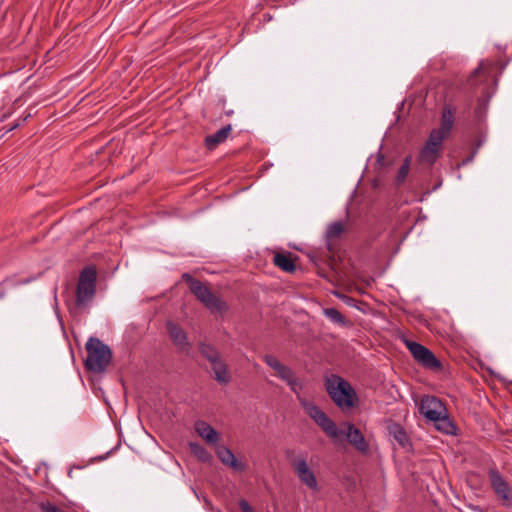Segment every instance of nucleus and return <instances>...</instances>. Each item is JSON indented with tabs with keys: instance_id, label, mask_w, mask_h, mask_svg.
<instances>
[{
	"instance_id": "f257e3e1",
	"label": "nucleus",
	"mask_w": 512,
	"mask_h": 512,
	"mask_svg": "<svg viewBox=\"0 0 512 512\" xmlns=\"http://www.w3.org/2000/svg\"><path fill=\"white\" fill-rule=\"evenodd\" d=\"M420 413L429 421L435 424L437 430L445 434H455L456 427L447 415V409L444 404L434 396H425L422 398Z\"/></svg>"
},
{
	"instance_id": "f03ea898",
	"label": "nucleus",
	"mask_w": 512,
	"mask_h": 512,
	"mask_svg": "<svg viewBox=\"0 0 512 512\" xmlns=\"http://www.w3.org/2000/svg\"><path fill=\"white\" fill-rule=\"evenodd\" d=\"M326 390L342 411H348L355 406L357 394L351 384L343 378L337 375L327 378Z\"/></svg>"
},
{
	"instance_id": "7ed1b4c3",
	"label": "nucleus",
	"mask_w": 512,
	"mask_h": 512,
	"mask_svg": "<svg viewBox=\"0 0 512 512\" xmlns=\"http://www.w3.org/2000/svg\"><path fill=\"white\" fill-rule=\"evenodd\" d=\"M183 280L188 284L190 291L211 313L223 314L228 310V305L220 297L216 296L200 280L189 274L182 275Z\"/></svg>"
},
{
	"instance_id": "20e7f679",
	"label": "nucleus",
	"mask_w": 512,
	"mask_h": 512,
	"mask_svg": "<svg viewBox=\"0 0 512 512\" xmlns=\"http://www.w3.org/2000/svg\"><path fill=\"white\" fill-rule=\"evenodd\" d=\"M86 351V368L94 373L105 371L112 358L109 347L98 338L91 337L86 343Z\"/></svg>"
},
{
	"instance_id": "39448f33",
	"label": "nucleus",
	"mask_w": 512,
	"mask_h": 512,
	"mask_svg": "<svg viewBox=\"0 0 512 512\" xmlns=\"http://www.w3.org/2000/svg\"><path fill=\"white\" fill-rule=\"evenodd\" d=\"M296 396L306 414L314 420V422L325 432L329 438H331L334 442H337L338 438L343 434V432L337 427L336 423L330 419L317 405L303 398L301 396V392H299V395Z\"/></svg>"
},
{
	"instance_id": "423d86ee",
	"label": "nucleus",
	"mask_w": 512,
	"mask_h": 512,
	"mask_svg": "<svg viewBox=\"0 0 512 512\" xmlns=\"http://www.w3.org/2000/svg\"><path fill=\"white\" fill-rule=\"evenodd\" d=\"M296 396L306 414L314 420V422L325 432L329 438H331L334 442H337L338 438L343 434V432L337 427L336 423L330 419L317 405L303 398L301 396V392H299V395Z\"/></svg>"
},
{
	"instance_id": "0eeeda50",
	"label": "nucleus",
	"mask_w": 512,
	"mask_h": 512,
	"mask_svg": "<svg viewBox=\"0 0 512 512\" xmlns=\"http://www.w3.org/2000/svg\"><path fill=\"white\" fill-rule=\"evenodd\" d=\"M199 352L210 363L214 379L219 384H228L231 381V374L221 353L214 346L204 342L199 344Z\"/></svg>"
},
{
	"instance_id": "6e6552de",
	"label": "nucleus",
	"mask_w": 512,
	"mask_h": 512,
	"mask_svg": "<svg viewBox=\"0 0 512 512\" xmlns=\"http://www.w3.org/2000/svg\"><path fill=\"white\" fill-rule=\"evenodd\" d=\"M97 271L94 266L85 267L79 275L76 289V303L86 306L92 301L96 293Z\"/></svg>"
},
{
	"instance_id": "1a4fd4ad",
	"label": "nucleus",
	"mask_w": 512,
	"mask_h": 512,
	"mask_svg": "<svg viewBox=\"0 0 512 512\" xmlns=\"http://www.w3.org/2000/svg\"><path fill=\"white\" fill-rule=\"evenodd\" d=\"M263 360L294 394L299 395L303 389V382L289 366L280 362L273 355H265Z\"/></svg>"
},
{
	"instance_id": "9d476101",
	"label": "nucleus",
	"mask_w": 512,
	"mask_h": 512,
	"mask_svg": "<svg viewBox=\"0 0 512 512\" xmlns=\"http://www.w3.org/2000/svg\"><path fill=\"white\" fill-rule=\"evenodd\" d=\"M493 492L503 507L512 508V487L497 469L488 472Z\"/></svg>"
},
{
	"instance_id": "9b49d317",
	"label": "nucleus",
	"mask_w": 512,
	"mask_h": 512,
	"mask_svg": "<svg viewBox=\"0 0 512 512\" xmlns=\"http://www.w3.org/2000/svg\"><path fill=\"white\" fill-rule=\"evenodd\" d=\"M405 343L415 361L421 366L432 371H439L442 368L441 362L428 348L414 341L406 340Z\"/></svg>"
},
{
	"instance_id": "f8f14e48",
	"label": "nucleus",
	"mask_w": 512,
	"mask_h": 512,
	"mask_svg": "<svg viewBox=\"0 0 512 512\" xmlns=\"http://www.w3.org/2000/svg\"><path fill=\"white\" fill-rule=\"evenodd\" d=\"M442 143L443 140L438 136V132H430L426 144L419 152L418 161L421 164L432 166L440 155Z\"/></svg>"
},
{
	"instance_id": "ddd939ff",
	"label": "nucleus",
	"mask_w": 512,
	"mask_h": 512,
	"mask_svg": "<svg viewBox=\"0 0 512 512\" xmlns=\"http://www.w3.org/2000/svg\"><path fill=\"white\" fill-rule=\"evenodd\" d=\"M291 465L299 480L313 491L318 490V482L305 456H299L292 460Z\"/></svg>"
},
{
	"instance_id": "4468645a",
	"label": "nucleus",
	"mask_w": 512,
	"mask_h": 512,
	"mask_svg": "<svg viewBox=\"0 0 512 512\" xmlns=\"http://www.w3.org/2000/svg\"><path fill=\"white\" fill-rule=\"evenodd\" d=\"M345 430L340 429L343 434L338 438L340 440L345 436L346 440L359 452L367 453L369 451V444L366 441L362 432L351 423H345Z\"/></svg>"
},
{
	"instance_id": "2eb2a0df",
	"label": "nucleus",
	"mask_w": 512,
	"mask_h": 512,
	"mask_svg": "<svg viewBox=\"0 0 512 512\" xmlns=\"http://www.w3.org/2000/svg\"><path fill=\"white\" fill-rule=\"evenodd\" d=\"M166 327L173 344L181 352L188 353L191 348V344L188 341L186 332L172 321H167Z\"/></svg>"
},
{
	"instance_id": "dca6fc26",
	"label": "nucleus",
	"mask_w": 512,
	"mask_h": 512,
	"mask_svg": "<svg viewBox=\"0 0 512 512\" xmlns=\"http://www.w3.org/2000/svg\"><path fill=\"white\" fill-rule=\"evenodd\" d=\"M215 452L221 463L232 470L243 472L247 469V465L244 462L237 460L231 449L218 445Z\"/></svg>"
},
{
	"instance_id": "f3484780",
	"label": "nucleus",
	"mask_w": 512,
	"mask_h": 512,
	"mask_svg": "<svg viewBox=\"0 0 512 512\" xmlns=\"http://www.w3.org/2000/svg\"><path fill=\"white\" fill-rule=\"evenodd\" d=\"M197 434L210 445H217L220 440L219 433L208 423L198 420L194 425Z\"/></svg>"
},
{
	"instance_id": "a211bd4d",
	"label": "nucleus",
	"mask_w": 512,
	"mask_h": 512,
	"mask_svg": "<svg viewBox=\"0 0 512 512\" xmlns=\"http://www.w3.org/2000/svg\"><path fill=\"white\" fill-rule=\"evenodd\" d=\"M455 120V111L450 106H446L443 109L441 116V125L437 129H433L431 132H438V136L441 140H444L450 133Z\"/></svg>"
},
{
	"instance_id": "6ab92c4d",
	"label": "nucleus",
	"mask_w": 512,
	"mask_h": 512,
	"mask_svg": "<svg viewBox=\"0 0 512 512\" xmlns=\"http://www.w3.org/2000/svg\"><path fill=\"white\" fill-rule=\"evenodd\" d=\"M232 131V126L230 124L222 127L217 132L208 135L205 138V145L209 150L215 149L219 144L226 141L228 136Z\"/></svg>"
},
{
	"instance_id": "aec40b11",
	"label": "nucleus",
	"mask_w": 512,
	"mask_h": 512,
	"mask_svg": "<svg viewBox=\"0 0 512 512\" xmlns=\"http://www.w3.org/2000/svg\"><path fill=\"white\" fill-rule=\"evenodd\" d=\"M273 263L284 272L292 273L296 270V266L290 255L284 253H275Z\"/></svg>"
},
{
	"instance_id": "412c9836",
	"label": "nucleus",
	"mask_w": 512,
	"mask_h": 512,
	"mask_svg": "<svg viewBox=\"0 0 512 512\" xmlns=\"http://www.w3.org/2000/svg\"><path fill=\"white\" fill-rule=\"evenodd\" d=\"M389 432L402 447H406L409 444L407 433L400 425H391L389 427Z\"/></svg>"
},
{
	"instance_id": "4be33fe9",
	"label": "nucleus",
	"mask_w": 512,
	"mask_h": 512,
	"mask_svg": "<svg viewBox=\"0 0 512 512\" xmlns=\"http://www.w3.org/2000/svg\"><path fill=\"white\" fill-rule=\"evenodd\" d=\"M323 314L332 322L345 326L348 324L346 318L336 308H326L323 310Z\"/></svg>"
},
{
	"instance_id": "5701e85b",
	"label": "nucleus",
	"mask_w": 512,
	"mask_h": 512,
	"mask_svg": "<svg viewBox=\"0 0 512 512\" xmlns=\"http://www.w3.org/2000/svg\"><path fill=\"white\" fill-rule=\"evenodd\" d=\"M189 447L191 452L201 461L206 462L211 459V454L207 451L205 447L200 445L199 443L191 442L189 443Z\"/></svg>"
},
{
	"instance_id": "b1692460",
	"label": "nucleus",
	"mask_w": 512,
	"mask_h": 512,
	"mask_svg": "<svg viewBox=\"0 0 512 512\" xmlns=\"http://www.w3.org/2000/svg\"><path fill=\"white\" fill-rule=\"evenodd\" d=\"M344 230L343 224L341 221H336L328 225L326 230V238L328 240L336 239L340 237Z\"/></svg>"
},
{
	"instance_id": "393cba45",
	"label": "nucleus",
	"mask_w": 512,
	"mask_h": 512,
	"mask_svg": "<svg viewBox=\"0 0 512 512\" xmlns=\"http://www.w3.org/2000/svg\"><path fill=\"white\" fill-rule=\"evenodd\" d=\"M410 165H411V156H407L401 167L399 168L398 170V174H397V182L401 183L405 180V178L407 177L408 173H409V170H410Z\"/></svg>"
},
{
	"instance_id": "a878e982",
	"label": "nucleus",
	"mask_w": 512,
	"mask_h": 512,
	"mask_svg": "<svg viewBox=\"0 0 512 512\" xmlns=\"http://www.w3.org/2000/svg\"><path fill=\"white\" fill-rule=\"evenodd\" d=\"M490 65H488L487 63H480V65L478 66L477 69H475L474 71V75H477V74H486L488 73V71L490 70Z\"/></svg>"
},
{
	"instance_id": "bb28decb",
	"label": "nucleus",
	"mask_w": 512,
	"mask_h": 512,
	"mask_svg": "<svg viewBox=\"0 0 512 512\" xmlns=\"http://www.w3.org/2000/svg\"><path fill=\"white\" fill-rule=\"evenodd\" d=\"M239 507L242 512H254L253 508L250 506V504L246 500H240Z\"/></svg>"
},
{
	"instance_id": "cd10ccee",
	"label": "nucleus",
	"mask_w": 512,
	"mask_h": 512,
	"mask_svg": "<svg viewBox=\"0 0 512 512\" xmlns=\"http://www.w3.org/2000/svg\"><path fill=\"white\" fill-rule=\"evenodd\" d=\"M384 160H385V159H384V156H383V155H381V154H379V155H378V157H377V163H378L379 165H382V164L384 163Z\"/></svg>"
}]
</instances>
